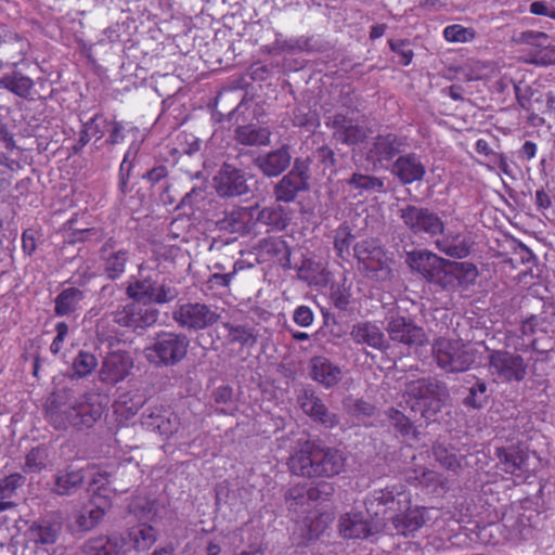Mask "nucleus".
<instances>
[{
  "label": "nucleus",
  "instance_id": "f257e3e1",
  "mask_svg": "<svg viewBox=\"0 0 555 555\" xmlns=\"http://www.w3.org/2000/svg\"><path fill=\"white\" fill-rule=\"evenodd\" d=\"M127 295L134 301L116 311L115 322L128 327H145L157 320V311L147 305L165 304L178 296V291L165 283L157 284L151 278L135 279L127 286Z\"/></svg>",
  "mask_w": 555,
  "mask_h": 555
},
{
  "label": "nucleus",
  "instance_id": "f03ea898",
  "mask_svg": "<svg viewBox=\"0 0 555 555\" xmlns=\"http://www.w3.org/2000/svg\"><path fill=\"white\" fill-rule=\"evenodd\" d=\"M367 511L376 517L383 516L384 521L391 520L398 534H410L425 522V508H411V494L401 483L375 490Z\"/></svg>",
  "mask_w": 555,
  "mask_h": 555
},
{
  "label": "nucleus",
  "instance_id": "7ed1b4c3",
  "mask_svg": "<svg viewBox=\"0 0 555 555\" xmlns=\"http://www.w3.org/2000/svg\"><path fill=\"white\" fill-rule=\"evenodd\" d=\"M103 413L101 396L98 393L85 395L75 404L63 408H51L48 411L50 423L56 429L91 427Z\"/></svg>",
  "mask_w": 555,
  "mask_h": 555
},
{
  "label": "nucleus",
  "instance_id": "20e7f679",
  "mask_svg": "<svg viewBox=\"0 0 555 555\" xmlns=\"http://www.w3.org/2000/svg\"><path fill=\"white\" fill-rule=\"evenodd\" d=\"M130 512L139 519V524L125 535L129 551L150 550L157 541L158 533L154 525L158 524L163 509L154 501L137 499L130 504Z\"/></svg>",
  "mask_w": 555,
  "mask_h": 555
},
{
  "label": "nucleus",
  "instance_id": "39448f33",
  "mask_svg": "<svg viewBox=\"0 0 555 555\" xmlns=\"http://www.w3.org/2000/svg\"><path fill=\"white\" fill-rule=\"evenodd\" d=\"M108 482V475L106 473L98 472L93 475L91 481L92 495L88 503L79 508H75L68 517L69 526L75 531H88L94 528L105 515L109 502L105 494L101 491H106L104 486Z\"/></svg>",
  "mask_w": 555,
  "mask_h": 555
},
{
  "label": "nucleus",
  "instance_id": "423d86ee",
  "mask_svg": "<svg viewBox=\"0 0 555 555\" xmlns=\"http://www.w3.org/2000/svg\"><path fill=\"white\" fill-rule=\"evenodd\" d=\"M446 395V387L437 382L417 379L408 384L404 400L411 412L420 413L425 420H431L440 410Z\"/></svg>",
  "mask_w": 555,
  "mask_h": 555
},
{
  "label": "nucleus",
  "instance_id": "0eeeda50",
  "mask_svg": "<svg viewBox=\"0 0 555 555\" xmlns=\"http://www.w3.org/2000/svg\"><path fill=\"white\" fill-rule=\"evenodd\" d=\"M433 353L439 367L446 372H464L476 360L474 349L462 339L438 338Z\"/></svg>",
  "mask_w": 555,
  "mask_h": 555
},
{
  "label": "nucleus",
  "instance_id": "6e6552de",
  "mask_svg": "<svg viewBox=\"0 0 555 555\" xmlns=\"http://www.w3.org/2000/svg\"><path fill=\"white\" fill-rule=\"evenodd\" d=\"M189 344V339L184 335L163 333L153 345L145 348L144 352L151 363L173 365L186 356Z\"/></svg>",
  "mask_w": 555,
  "mask_h": 555
},
{
  "label": "nucleus",
  "instance_id": "1a4fd4ad",
  "mask_svg": "<svg viewBox=\"0 0 555 555\" xmlns=\"http://www.w3.org/2000/svg\"><path fill=\"white\" fill-rule=\"evenodd\" d=\"M354 255L367 276L386 281L391 276V260L376 240L370 238L354 246Z\"/></svg>",
  "mask_w": 555,
  "mask_h": 555
},
{
  "label": "nucleus",
  "instance_id": "9d476101",
  "mask_svg": "<svg viewBox=\"0 0 555 555\" xmlns=\"http://www.w3.org/2000/svg\"><path fill=\"white\" fill-rule=\"evenodd\" d=\"M371 499L372 494L365 502V513L353 511L341 516L339 530L344 538L366 539L386 526L383 516L376 517L369 513L367 507Z\"/></svg>",
  "mask_w": 555,
  "mask_h": 555
},
{
  "label": "nucleus",
  "instance_id": "9b49d317",
  "mask_svg": "<svg viewBox=\"0 0 555 555\" xmlns=\"http://www.w3.org/2000/svg\"><path fill=\"white\" fill-rule=\"evenodd\" d=\"M216 309L205 304H183L173 312V319L179 325L190 330H204L219 320Z\"/></svg>",
  "mask_w": 555,
  "mask_h": 555
},
{
  "label": "nucleus",
  "instance_id": "f8f14e48",
  "mask_svg": "<svg viewBox=\"0 0 555 555\" xmlns=\"http://www.w3.org/2000/svg\"><path fill=\"white\" fill-rule=\"evenodd\" d=\"M489 372L502 382H519L526 375V365L520 356L495 351L490 356Z\"/></svg>",
  "mask_w": 555,
  "mask_h": 555
},
{
  "label": "nucleus",
  "instance_id": "ddd939ff",
  "mask_svg": "<svg viewBox=\"0 0 555 555\" xmlns=\"http://www.w3.org/2000/svg\"><path fill=\"white\" fill-rule=\"evenodd\" d=\"M401 218L415 234L426 233L434 236L443 232L441 219L428 209L408 206L401 209Z\"/></svg>",
  "mask_w": 555,
  "mask_h": 555
},
{
  "label": "nucleus",
  "instance_id": "4468645a",
  "mask_svg": "<svg viewBox=\"0 0 555 555\" xmlns=\"http://www.w3.org/2000/svg\"><path fill=\"white\" fill-rule=\"evenodd\" d=\"M387 332L390 339L409 347H420L428 341L424 330L404 317H391L388 321Z\"/></svg>",
  "mask_w": 555,
  "mask_h": 555
},
{
  "label": "nucleus",
  "instance_id": "2eb2a0df",
  "mask_svg": "<svg viewBox=\"0 0 555 555\" xmlns=\"http://www.w3.org/2000/svg\"><path fill=\"white\" fill-rule=\"evenodd\" d=\"M318 461V443L310 440L299 441L296 451L288 461L289 470L294 475L314 477Z\"/></svg>",
  "mask_w": 555,
  "mask_h": 555
},
{
  "label": "nucleus",
  "instance_id": "dca6fc26",
  "mask_svg": "<svg viewBox=\"0 0 555 555\" xmlns=\"http://www.w3.org/2000/svg\"><path fill=\"white\" fill-rule=\"evenodd\" d=\"M133 366L132 358L120 351L108 353L100 370V379L106 384H117L124 380Z\"/></svg>",
  "mask_w": 555,
  "mask_h": 555
},
{
  "label": "nucleus",
  "instance_id": "f3484780",
  "mask_svg": "<svg viewBox=\"0 0 555 555\" xmlns=\"http://www.w3.org/2000/svg\"><path fill=\"white\" fill-rule=\"evenodd\" d=\"M443 274L446 285L464 292L476 283L479 272L470 262H446Z\"/></svg>",
  "mask_w": 555,
  "mask_h": 555
},
{
  "label": "nucleus",
  "instance_id": "a211bd4d",
  "mask_svg": "<svg viewBox=\"0 0 555 555\" xmlns=\"http://www.w3.org/2000/svg\"><path fill=\"white\" fill-rule=\"evenodd\" d=\"M409 267L421 273L426 280H434L443 272L446 261L427 250L411 251L406 256Z\"/></svg>",
  "mask_w": 555,
  "mask_h": 555
},
{
  "label": "nucleus",
  "instance_id": "6ab92c4d",
  "mask_svg": "<svg viewBox=\"0 0 555 555\" xmlns=\"http://www.w3.org/2000/svg\"><path fill=\"white\" fill-rule=\"evenodd\" d=\"M307 180V166L305 163L296 160L294 169L283 177L276 185V199L282 202H292L296 197L297 192L306 188Z\"/></svg>",
  "mask_w": 555,
  "mask_h": 555
},
{
  "label": "nucleus",
  "instance_id": "aec40b11",
  "mask_svg": "<svg viewBox=\"0 0 555 555\" xmlns=\"http://www.w3.org/2000/svg\"><path fill=\"white\" fill-rule=\"evenodd\" d=\"M215 184L221 196H236L248 192L244 176L229 165H224L216 176Z\"/></svg>",
  "mask_w": 555,
  "mask_h": 555
},
{
  "label": "nucleus",
  "instance_id": "412c9836",
  "mask_svg": "<svg viewBox=\"0 0 555 555\" xmlns=\"http://www.w3.org/2000/svg\"><path fill=\"white\" fill-rule=\"evenodd\" d=\"M87 555H126L129 544L124 534L114 533L90 540L85 547Z\"/></svg>",
  "mask_w": 555,
  "mask_h": 555
},
{
  "label": "nucleus",
  "instance_id": "4be33fe9",
  "mask_svg": "<svg viewBox=\"0 0 555 555\" xmlns=\"http://www.w3.org/2000/svg\"><path fill=\"white\" fill-rule=\"evenodd\" d=\"M327 125H332L335 138L348 145L357 144L366 137L363 126L343 115H335L327 121Z\"/></svg>",
  "mask_w": 555,
  "mask_h": 555
},
{
  "label": "nucleus",
  "instance_id": "5701e85b",
  "mask_svg": "<svg viewBox=\"0 0 555 555\" xmlns=\"http://www.w3.org/2000/svg\"><path fill=\"white\" fill-rule=\"evenodd\" d=\"M346 457L337 449H322L318 444V461L314 477H332L343 472Z\"/></svg>",
  "mask_w": 555,
  "mask_h": 555
},
{
  "label": "nucleus",
  "instance_id": "b1692460",
  "mask_svg": "<svg viewBox=\"0 0 555 555\" xmlns=\"http://www.w3.org/2000/svg\"><path fill=\"white\" fill-rule=\"evenodd\" d=\"M391 171L402 183L410 184L424 177L425 166L415 155H404L395 162Z\"/></svg>",
  "mask_w": 555,
  "mask_h": 555
},
{
  "label": "nucleus",
  "instance_id": "393cba45",
  "mask_svg": "<svg viewBox=\"0 0 555 555\" xmlns=\"http://www.w3.org/2000/svg\"><path fill=\"white\" fill-rule=\"evenodd\" d=\"M311 377L328 388L336 385L343 377L339 366L324 357H314L311 360Z\"/></svg>",
  "mask_w": 555,
  "mask_h": 555
},
{
  "label": "nucleus",
  "instance_id": "a878e982",
  "mask_svg": "<svg viewBox=\"0 0 555 555\" xmlns=\"http://www.w3.org/2000/svg\"><path fill=\"white\" fill-rule=\"evenodd\" d=\"M291 155L285 147L257 158L258 167L270 177L279 176L288 167Z\"/></svg>",
  "mask_w": 555,
  "mask_h": 555
},
{
  "label": "nucleus",
  "instance_id": "bb28decb",
  "mask_svg": "<svg viewBox=\"0 0 555 555\" xmlns=\"http://www.w3.org/2000/svg\"><path fill=\"white\" fill-rule=\"evenodd\" d=\"M83 293L75 287L62 291L55 298V314L59 317L68 315L82 308Z\"/></svg>",
  "mask_w": 555,
  "mask_h": 555
},
{
  "label": "nucleus",
  "instance_id": "cd10ccee",
  "mask_svg": "<svg viewBox=\"0 0 555 555\" xmlns=\"http://www.w3.org/2000/svg\"><path fill=\"white\" fill-rule=\"evenodd\" d=\"M301 409L307 415L319 421L326 427L332 428L338 423L336 416L330 414L322 401L313 395H305V397L301 398Z\"/></svg>",
  "mask_w": 555,
  "mask_h": 555
},
{
  "label": "nucleus",
  "instance_id": "c85d7f7f",
  "mask_svg": "<svg viewBox=\"0 0 555 555\" xmlns=\"http://www.w3.org/2000/svg\"><path fill=\"white\" fill-rule=\"evenodd\" d=\"M351 336L359 344H367L374 348H383L385 344L384 334L378 326L365 322L352 327Z\"/></svg>",
  "mask_w": 555,
  "mask_h": 555
},
{
  "label": "nucleus",
  "instance_id": "c756f323",
  "mask_svg": "<svg viewBox=\"0 0 555 555\" xmlns=\"http://www.w3.org/2000/svg\"><path fill=\"white\" fill-rule=\"evenodd\" d=\"M439 249L451 257L464 258L472 247V241L464 235H446L437 242Z\"/></svg>",
  "mask_w": 555,
  "mask_h": 555
},
{
  "label": "nucleus",
  "instance_id": "7c9ffc66",
  "mask_svg": "<svg viewBox=\"0 0 555 555\" xmlns=\"http://www.w3.org/2000/svg\"><path fill=\"white\" fill-rule=\"evenodd\" d=\"M397 151V139L393 134L376 138L373 147L369 152V159L373 163H380L390 159Z\"/></svg>",
  "mask_w": 555,
  "mask_h": 555
},
{
  "label": "nucleus",
  "instance_id": "2f4dec72",
  "mask_svg": "<svg viewBox=\"0 0 555 555\" xmlns=\"http://www.w3.org/2000/svg\"><path fill=\"white\" fill-rule=\"evenodd\" d=\"M503 470L515 476L517 479H525L528 472L527 459L521 450H508L503 460Z\"/></svg>",
  "mask_w": 555,
  "mask_h": 555
},
{
  "label": "nucleus",
  "instance_id": "473e14b6",
  "mask_svg": "<svg viewBox=\"0 0 555 555\" xmlns=\"http://www.w3.org/2000/svg\"><path fill=\"white\" fill-rule=\"evenodd\" d=\"M0 87L8 89L21 98H27L34 87V82L30 78L14 72L0 79Z\"/></svg>",
  "mask_w": 555,
  "mask_h": 555
},
{
  "label": "nucleus",
  "instance_id": "72a5a7b5",
  "mask_svg": "<svg viewBox=\"0 0 555 555\" xmlns=\"http://www.w3.org/2000/svg\"><path fill=\"white\" fill-rule=\"evenodd\" d=\"M236 139L246 145H266L270 142V131L267 128L243 126L236 129Z\"/></svg>",
  "mask_w": 555,
  "mask_h": 555
},
{
  "label": "nucleus",
  "instance_id": "f704fd0d",
  "mask_svg": "<svg viewBox=\"0 0 555 555\" xmlns=\"http://www.w3.org/2000/svg\"><path fill=\"white\" fill-rule=\"evenodd\" d=\"M85 475L81 470H70L60 474L56 477L54 492L60 495L70 494L83 481Z\"/></svg>",
  "mask_w": 555,
  "mask_h": 555
},
{
  "label": "nucleus",
  "instance_id": "c9c22d12",
  "mask_svg": "<svg viewBox=\"0 0 555 555\" xmlns=\"http://www.w3.org/2000/svg\"><path fill=\"white\" fill-rule=\"evenodd\" d=\"M348 183L357 191V195L384 191L383 180L366 175L354 173Z\"/></svg>",
  "mask_w": 555,
  "mask_h": 555
},
{
  "label": "nucleus",
  "instance_id": "e433bc0d",
  "mask_svg": "<svg viewBox=\"0 0 555 555\" xmlns=\"http://www.w3.org/2000/svg\"><path fill=\"white\" fill-rule=\"evenodd\" d=\"M108 119L102 115L94 116L83 125L81 141L86 144L92 138L101 139L106 132Z\"/></svg>",
  "mask_w": 555,
  "mask_h": 555
},
{
  "label": "nucleus",
  "instance_id": "4c0bfd02",
  "mask_svg": "<svg viewBox=\"0 0 555 555\" xmlns=\"http://www.w3.org/2000/svg\"><path fill=\"white\" fill-rule=\"evenodd\" d=\"M475 36L473 28L460 24L449 25L443 29V37L448 42L466 43L473 41Z\"/></svg>",
  "mask_w": 555,
  "mask_h": 555
},
{
  "label": "nucleus",
  "instance_id": "58836bf2",
  "mask_svg": "<svg viewBox=\"0 0 555 555\" xmlns=\"http://www.w3.org/2000/svg\"><path fill=\"white\" fill-rule=\"evenodd\" d=\"M98 366V360L94 354L80 351L73 363V371L77 377H85L91 374Z\"/></svg>",
  "mask_w": 555,
  "mask_h": 555
},
{
  "label": "nucleus",
  "instance_id": "ea45409f",
  "mask_svg": "<svg viewBox=\"0 0 555 555\" xmlns=\"http://www.w3.org/2000/svg\"><path fill=\"white\" fill-rule=\"evenodd\" d=\"M495 72V67L491 63L481 61H472L465 69V76L468 80L488 79Z\"/></svg>",
  "mask_w": 555,
  "mask_h": 555
},
{
  "label": "nucleus",
  "instance_id": "a19ab883",
  "mask_svg": "<svg viewBox=\"0 0 555 555\" xmlns=\"http://www.w3.org/2000/svg\"><path fill=\"white\" fill-rule=\"evenodd\" d=\"M127 261V253L125 250H118L106 257L105 259V271L111 279L118 278L125 270Z\"/></svg>",
  "mask_w": 555,
  "mask_h": 555
},
{
  "label": "nucleus",
  "instance_id": "79ce46f5",
  "mask_svg": "<svg viewBox=\"0 0 555 555\" xmlns=\"http://www.w3.org/2000/svg\"><path fill=\"white\" fill-rule=\"evenodd\" d=\"M488 401L487 385L485 382H477L476 385L469 389V395L465 399V404L474 409L485 406Z\"/></svg>",
  "mask_w": 555,
  "mask_h": 555
},
{
  "label": "nucleus",
  "instance_id": "37998d69",
  "mask_svg": "<svg viewBox=\"0 0 555 555\" xmlns=\"http://www.w3.org/2000/svg\"><path fill=\"white\" fill-rule=\"evenodd\" d=\"M48 452L43 448H35L26 456L25 472H39L46 467Z\"/></svg>",
  "mask_w": 555,
  "mask_h": 555
},
{
  "label": "nucleus",
  "instance_id": "c03bdc74",
  "mask_svg": "<svg viewBox=\"0 0 555 555\" xmlns=\"http://www.w3.org/2000/svg\"><path fill=\"white\" fill-rule=\"evenodd\" d=\"M434 454L437 462H439L440 465L447 469L456 470V468L460 467L457 455L441 444H438L434 448Z\"/></svg>",
  "mask_w": 555,
  "mask_h": 555
},
{
  "label": "nucleus",
  "instance_id": "a18cd8bd",
  "mask_svg": "<svg viewBox=\"0 0 555 555\" xmlns=\"http://www.w3.org/2000/svg\"><path fill=\"white\" fill-rule=\"evenodd\" d=\"M353 236L347 227H340L335 235V249L340 258L349 255V248L352 243Z\"/></svg>",
  "mask_w": 555,
  "mask_h": 555
},
{
  "label": "nucleus",
  "instance_id": "49530a36",
  "mask_svg": "<svg viewBox=\"0 0 555 555\" xmlns=\"http://www.w3.org/2000/svg\"><path fill=\"white\" fill-rule=\"evenodd\" d=\"M24 476L21 474H11L10 476L0 480V499H9L13 495L15 490L24 483Z\"/></svg>",
  "mask_w": 555,
  "mask_h": 555
},
{
  "label": "nucleus",
  "instance_id": "de8ad7c7",
  "mask_svg": "<svg viewBox=\"0 0 555 555\" xmlns=\"http://www.w3.org/2000/svg\"><path fill=\"white\" fill-rule=\"evenodd\" d=\"M388 420L390 425L395 426L403 436H408L413 431L410 416L405 415L401 411L391 409L388 412Z\"/></svg>",
  "mask_w": 555,
  "mask_h": 555
},
{
  "label": "nucleus",
  "instance_id": "09e8293b",
  "mask_svg": "<svg viewBox=\"0 0 555 555\" xmlns=\"http://www.w3.org/2000/svg\"><path fill=\"white\" fill-rule=\"evenodd\" d=\"M154 425L160 435L169 437L178 431V417L175 414H170L167 418L157 417Z\"/></svg>",
  "mask_w": 555,
  "mask_h": 555
},
{
  "label": "nucleus",
  "instance_id": "8fccbe9b",
  "mask_svg": "<svg viewBox=\"0 0 555 555\" xmlns=\"http://www.w3.org/2000/svg\"><path fill=\"white\" fill-rule=\"evenodd\" d=\"M476 151L479 154H483L486 156H491V162L496 165L502 170H506L507 163L505 158L502 155H498L495 153H492L488 142L483 139H479L476 142Z\"/></svg>",
  "mask_w": 555,
  "mask_h": 555
},
{
  "label": "nucleus",
  "instance_id": "3c124183",
  "mask_svg": "<svg viewBox=\"0 0 555 555\" xmlns=\"http://www.w3.org/2000/svg\"><path fill=\"white\" fill-rule=\"evenodd\" d=\"M346 405L361 422H363L364 417L372 415L374 412V406L372 404L360 400L352 401V405L350 404V401H348Z\"/></svg>",
  "mask_w": 555,
  "mask_h": 555
},
{
  "label": "nucleus",
  "instance_id": "603ef678",
  "mask_svg": "<svg viewBox=\"0 0 555 555\" xmlns=\"http://www.w3.org/2000/svg\"><path fill=\"white\" fill-rule=\"evenodd\" d=\"M530 13L535 15H543L555 20V0L551 3L543 1H534L530 4Z\"/></svg>",
  "mask_w": 555,
  "mask_h": 555
},
{
  "label": "nucleus",
  "instance_id": "864d4df0",
  "mask_svg": "<svg viewBox=\"0 0 555 555\" xmlns=\"http://www.w3.org/2000/svg\"><path fill=\"white\" fill-rule=\"evenodd\" d=\"M125 127L116 120H108L106 132H108V142L111 144H119L124 141Z\"/></svg>",
  "mask_w": 555,
  "mask_h": 555
},
{
  "label": "nucleus",
  "instance_id": "5fc2aeb1",
  "mask_svg": "<svg viewBox=\"0 0 555 555\" xmlns=\"http://www.w3.org/2000/svg\"><path fill=\"white\" fill-rule=\"evenodd\" d=\"M293 319L299 326L307 327L312 324L314 318L310 308L300 306L295 310Z\"/></svg>",
  "mask_w": 555,
  "mask_h": 555
},
{
  "label": "nucleus",
  "instance_id": "6e6d98bb",
  "mask_svg": "<svg viewBox=\"0 0 555 555\" xmlns=\"http://www.w3.org/2000/svg\"><path fill=\"white\" fill-rule=\"evenodd\" d=\"M437 477L438 475L436 472L428 468L420 467L414 468V476L412 478L417 480L421 485L428 487L437 481Z\"/></svg>",
  "mask_w": 555,
  "mask_h": 555
},
{
  "label": "nucleus",
  "instance_id": "4d7b16f0",
  "mask_svg": "<svg viewBox=\"0 0 555 555\" xmlns=\"http://www.w3.org/2000/svg\"><path fill=\"white\" fill-rule=\"evenodd\" d=\"M258 219L267 224H274L276 227H285V222L280 220V212L275 209H262L259 214Z\"/></svg>",
  "mask_w": 555,
  "mask_h": 555
},
{
  "label": "nucleus",
  "instance_id": "13d9d810",
  "mask_svg": "<svg viewBox=\"0 0 555 555\" xmlns=\"http://www.w3.org/2000/svg\"><path fill=\"white\" fill-rule=\"evenodd\" d=\"M333 491V488L327 482H320L315 488H310L307 491L308 499L311 501H317L321 499L323 495L328 496Z\"/></svg>",
  "mask_w": 555,
  "mask_h": 555
},
{
  "label": "nucleus",
  "instance_id": "bf43d9fd",
  "mask_svg": "<svg viewBox=\"0 0 555 555\" xmlns=\"http://www.w3.org/2000/svg\"><path fill=\"white\" fill-rule=\"evenodd\" d=\"M141 142H138L137 139L130 144L127 152L125 153L122 163L120 165V169L124 170L126 166L128 168L131 167L132 162L135 159L139 151H140Z\"/></svg>",
  "mask_w": 555,
  "mask_h": 555
},
{
  "label": "nucleus",
  "instance_id": "052dcab7",
  "mask_svg": "<svg viewBox=\"0 0 555 555\" xmlns=\"http://www.w3.org/2000/svg\"><path fill=\"white\" fill-rule=\"evenodd\" d=\"M23 250L27 255H31L36 250V240L31 231H25L22 235Z\"/></svg>",
  "mask_w": 555,
  "mask_h": 555
},
{
  "label": "nucleus",
  "instance_id": "680f3d73",
  "mask_svg": "<svg viewBox=\"0 0 555 555\" xmlns=\"http://www.w3.org/2000/svg\"><path fill=\"white\" fill-rule=\"evenodd\" d=\"M221 545L218 542L209 541L194 555H220Z\"/></svg>",
  "mask_w": 555,
  "mask_h": 555
},
{
  "label": "nucleus",
  "instance_id": "e2e57ef3",
  "mask_svg": "<svg viewBox=\"0 0 555 555\" xmlns=\"http://www.w3.org/2000/svg\"><path fill=\"white\" fill-rule=\"evenodd\" d=\"M541 39L545 40L546 35L543 33L526 31L520 35L518 41L525 43H532Z\"/></svg>",
  "mask_w": 555,
  "mask_h": 555
},
{
  "label": "nucleus",
  "instance_id": "0e129e2a",
  "mask_svg": "<svg viewBox=\"0 0 555 555\" xmlns=\"http://www.w3.org/2000/svg\"><path fill=\"white\" fill-rule=\"evenodd\" d=\"M217 402H228L232 398V389L228 386L219 387L214 392Z\"/></svg>",
  "mask_w": 555,
  "mask_h": 555
},
{
  "label": "nucleus",
  "instance_id": "69168bd1",
  "mask_svg": "<svg viewBox=\"0 0 555 555\" xmlns=\"http://www.w3.org/2000/svg\"><path fill=\"white\" fill-rule=\"evenodd\" d=\"M538 147L537 144L531 141H526L521 147V155L527 159L535 157Z\"/></svg>",
  "mask_w": 555,
  "mask_h": 555
},
{
  "label": "nucleus",
  "instance_id": "338daca9",
  "mask_svg": "<svg viewBox=\"0 0 555 555\" xmlns=\"http://www.w3.org/2000/svg\"><path fill=\"white\" fill-rule=\"evenodd\" d=\"M294 124L296 126L302 127L311 125L313 126L315 124L314 116L313 115H301V114H295L294 116Z\"/></svg>",
  "mask_w": 555,
  "mask_h": 555
},
{
  "label": "nucleus",
  "instance_id": "774afa93",
  "mask_svg": "<svg viewBox=\"0 0 555 555\" xmlns=\"http://www.w3.org/2000/svg\"><path fill=\"white\" fill-rule=\"evenodd\" d=\"M55 330H56V337L54 338V340L56 343H60L61 345H63V341L68 334V326L65 322H60L56 324Z\"/></svg>",
  "mask_w": 555,
  "mask_h": 555
}]
</instances>
